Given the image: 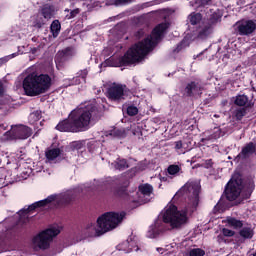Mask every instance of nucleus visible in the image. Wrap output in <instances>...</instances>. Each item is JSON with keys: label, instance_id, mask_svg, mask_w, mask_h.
<instances>
[{"label": "nucleus", "instance_id": "nucleus-1", "mask_svg": "<svg viewBox=\"0 0 256 256\" xmlns=\"http://www.w3.org/2000/svg\"><path fill=\"white\" fill-rule=\"evenodd\" d=\"M103 117V109L90 104L85 108L73 110L68 118L60 121L55 129L60 133H83L91 129V125H95L101 121Z\"/></svg>", "mask_w": 256, "mask_h": 256}, {"label": "nucleus", "instance_id": "nucleus-2", "mask_svg": "<svg viewBox=\"0 0 256 256\" xmlns=\"http://www.w3.org/2000/svg\"><path fill=\"white\" fill-rule=\"evenodd\" d=\"M169 29V23H160L153 30L151 36H148L141 42L136 43L129 48L126 53L118 60V67H131L135 63L143 60V57L155 47L157 41H161V37L165 31Z\"/></svg>", "mask_w": 256, "mask_h": 256}, {"label": "nucleus", "instance_id": "nucleus-3", "mask_svg": "<svg viewBox=\"0 0 256 256\" xmlns=\"http://www.w3.org/2000/svg\"><path fill=\"white\" fill-rule=\"evenodd\" d=\"M189 223L187 211H180L175 204L169 203L162 212V219L157 218L152 225L149 226L146 233L148 239H157L167 231V225L171 229H183L185 224Z\"/></svg>", "mask_w": 256, "mask_h": 256}, {"label": "nucleus", "instance_id": "nucleus-4", "mask_svg": "<svg viewBox=\"0 0 256 256\" xmlns=\"http://www.w3.org/2000/svg\"><path fill=\"white\" fill-rule=\"evenodd\" d=\"M51 85H53V80L49 74H37L35 72L28 74L22 82L27 97L45 95L51 89Z\"/></svg>", "mask_w": 256, "mask_h": 256}, {"label": "nucleus", "instance_id": "nucleus-5", "mask_svg": "<svg viewBox=\"0 0 256 256\" xmlns=\"http://www.w3.org/2000/svg\"><path fill=\"white\" fill-rule=\"evenodd\" d=\"M125 212H105L97 219L98 230L97 235H104L107 231H111L125 219Z\"/></svg>", "mask_w": 256, "mask_h": 256}, {"label": "nucleus", "instance_id": "nucleus-6", "mask_svg": "<svg viewBox=\"0 0 256 256\" xmlns=\"http://www.w3.org/2000/svg\"><path fill=\"white\" fill-rule=\"evenodd\" d=\"M199 195H201V184L197 181H188L176 192L175 197L188 198V205L192 209L199 207Z\"/></svg>", "mask_w": 256, "mask_h": 256}, {"label": "nucleus", "instance_id": "nucleus-7", "mask_svg": "<svg viewBox=\"0 0 256 256\" xmlns=\"http://www.w3.org/2000/svg\"><path fill=\"white\" fill-rule=\"evenodd\" d=\"M241 189H243V178L232 177L225 185L223 196L227 201H237L241 197Z\"/></svg>", "mask_w": 256, "mask_h": 256}, {"label": "nucleus", "instance_id": "nucleus-8", "mask_svg": "<svg viewBox=\"0 0 256 256\" xmlns=\"http://www.w3.org/2000/svg\"><path fill=\"white\" fill-rule=\"evenodd\" d=\"M59 233H61V231L57 228H48L33 238V244L45 251V249H49L51 241H53V238L57 237Z\"/></svg>", "mask_w": 256, "mask_h": 256}, {"label": "nucleus", "instance_id": "nucleus-9", "mask_svg": "<svg viewBox=\"0 0 256 256\" xmlns=\"http://www.w3.org/2000/svg\"><path fill=\"white\" fill-rule=\"evenodd\" d=\"M127 85L113 83L107 88L106 97L109 101H114L115 103H123L125 101L127 94H125V89Z\"/></svg>", "mask_w": 256, "mask_h": 256}, {"label": "nucleus", "instance_id": "nucleus-10", "mask_svg": "<svg viewBox=\"0 0 256 256\" xmlns=\"http://www.w3.org/2000/svg\"><path fill=\"white\" fill-rule=\"evenodd\" d=\"M33 135V130L29 126L18 125L14 126L11 131L5 133L6 139L8 141H15L17 139H29Z\"/></svg>", "mask_w": 256, "mask_h": 256}, {"label": "nucleus", "instance_id": "nucleus-11", "mask_svg": "<svg viewBox=\"0 0 256 256\" xmlns=\"http://www.w3.org/2000/svg\"><path fill=\"white\" fill-rule=\"evenodd\" d=\"M238 35L249 37L256 31V23L253 20H240L234 25Z\"/></svg>", "mask_w": 256, "mask_h": 256}, {"label": "nucleus", "instance_id": "nucleus-12", "mask_svg": "<svg viewBox=\"0 0 256 256\" xmlns=\"http://www.w3.org/2000/svg\"><path fill=\"white\" fill-rule=\"evenodd\" d=\"M255 154V142H248L242 147L240 153H238V155L234 158V161H236V163H239V161H247V159H251V157H253Z\"/></svg>", "mask_w": 256, "mask_h": 256}, {"label": "nucleus", "instance_id": "nucleus-13", "mask_svg": "<svg viewBox=\"0 0 256 256\" xmlns=\"http://www.w3.org/2000/svg\"><path fill=\"white\" fill-rule=\"evenodd\" d=\"M56 200H57V194H52V195H49L44 200L34 202L27 208H24L22 211L27 215L31 213V211H35V209H41V207H47V205H51V203H53V201H56Z\"/></svg>", "mask_w": 256, "mask_h": 256}, {"label": "nucleus", "instance_id": "nucleus-14", "mask_svg": "<svg viewBox=\"0 0 256 256\" xmlns=\"http://www.w3.org/2000/svg\"><path fill=\"white\" fill-rule=\"evenodd\" d=\"M71 57H73V52L71 51L70 47H67L66 49L59 51L56 54L54 61L56 65H59V67H63V65H65V63H67V61H69Z\"/></svg>", "mask_w": 256, "mask_h": 256}, {"label": "nucleus", "instance_id": "nucleus-15", "mask_svg": "<svg viewBox=\"0 0 256 256\" xmlns=\"http://www.w3.org/2000/svg\"><path fill=\"white\" fill-rule=\"evenodd\" d=\"M253 191H255V182L252 180H248L243 182L242 179V189L240 196L244 201H247V199H251V195H253Z\"/></svg>", "mask_w": 256, "mask_h": 256}, {"label": "nucleus", "instance_id": "nucleus-16", "mask_svg": "<svg viewBox=\"0 0 256 256\" xmlns=\"http://www.w3.org/2000/svg\"><path fill=\"white\" fill-rule=\"evenodd\" d=\"M112 195L118 199H129V186L118 184L112 188Z\"/></svg>", "mask_w": 256, "mask_h": 256}, {"label": "nucleus", "instance_id": "nucleus-17", "mask_svg": "<svg viewBox=\"0 0 256 256\" xmlns=\"http://www.w3.org/2000/svg\"><path fill=\"white\" fill-rule=\"evenodd\" d=\"M238 235L245 240L252 239L255 237V230L253 229V225L246 224L245 226H242L238 232Z\"/></svg>", "mask_w": 256, "mask_h": 256}, {"label": "nucleus", "instance_id": "nucleus-18", "mask_svg": "<svg viewBox=\"0 0 256 256\" xmlns=\"http://www.w3.org/2000/svg\"><path fill=\"white\" fill-rule=\"evenodd\" d=\"M201 81L196 80V81H191L188 83L184 89L186 97H193V91H201Z\"/></svg>", "mask_w": 256, "mask_h": 256}, {"label": "nucleus", "instance_id": "nucleus-19", "mask_svg": "<svg viewBox=\"0 0 256 256\" xmlns=\"http://www.w3.org/2000/svg\"><path fill=\"white\" fill-rule=\"evenodd\" d=\"M40 15L49 21V19H53V15H55V7L53 5L46 4L40 10Z\"/></svg>", "mask_w": 256, "mask_h": 256}, {"label": "nucleus", "instance_id": "nucleus-20", "mask_svg": "<svg viewBox=\"0 0 256 256\" xmlns=\"http://www.w3.org/2000/svg\"><path fill=\"white\" fill-rule=\"evenodd\" d=\"M251 108H253V103L251 102H249L245 107L237 108L233 113L236 121H242L243 117L247 115V109H251Z\"/></svg>", "mask_w": 256, "mask_h": 256}, {"label": "nucleus", "instance_id": "nucleus-21", "mask_svg": "<svg viewBox=\"0 0 256 256\" xmlns=\"http://www.w3.org/2000/svg\"><path fill=\"white\" fill-rule=\"evenodd\" d=\"M213 33V24L207 23L205 24L202 29L198 32V39H207L209 35Z\"/></svg>", "mask_w": 256, "mask_h": 256}, {"label": "nucleus", "instance_id": "nucleus-22", "mask_svg": "<svg viewBox=\"0 0 256 256\" xmlns=\"http://www.w3.org/2000/svg\"><path fill=\"white\" fill-rule=\"evenodd\" d=\"M138 191L143 197H151V195H153V186L149 183L140 184L138 186Z\"/></svg>", "mask_w": 256, "mask_h": 256}, {"label": "nucleus", "instance_id": "nucleus-23", "mask_svg": "<svg viewBox=\"0 0 256 256\" xmlns=\"http://www.w3.org/2000/svg\"><path fill=\"white\" fill-rule=\"evenodd\" d=\"M59 155H61L60 148H52L45 151V157L47 161H55Z\"/></svg>", "mask_w": 256, "mask_h": 256}, {"label": "nucleus", "instance_id": "nucleus-24", "mask_svg": "<svg viewBox=\"0 0 256 256\" xmlns=\"http://www.w3.org/2000/svg\"><path fill=\"white\" fill-rule=\"evenodd\" d=\"M50 33H52V37L57 39L59 37V33H61V22L59 20H53L50 25Z\"/></svg>", "mask_w": 256, "mask_h": 256}, {"label": "nucleus", "instance_id": "nucleus-25", "mask_svg": "<svg viewBox=\"0 0 256 256\" xmlns=\"http://www.w3.org/2000/svg\"><path fill=\"white\" fill-rule=\"evenodd\" d=\"M114 168L118 171H125V169H129V163L127 162V159L118 158L114 162Z\"/></svg>", "mask_w": 256, "mask_h": 256}, {"label": "nucleus", "instance_id": "nucleus-26", "mask_svg": "<svg viewBox=\"0 0 256 256\" xmlns=\"http://www.w3.org/2000/svg\"><path fill=\"white\" fill-rule=\"evenodd\" d=\"M47 19H45V17H43L41 14H38L36 16V18L33 21V27H35L36 29H41L42 27H44V25H47Z\"/></svg>", "mask_w": 256, "mask_h": 256}, {"label": "nucleus", "instance_id": "nucleus-27", "mask_svg": "<svg viewBox=\"0 0 256 256\" xmlns=\"http://www.w3.org/2000/svg\"><path fill=\"white\" fill-rule=\"evenodd\" d=\"M174 149H176V151H180V149H183L184 153L185 151H191V141H188V142H183L181 140L176 141Z\"/></svg>", "mask_w": 256, "mask_h": 256}, {"label": "nucleus", "instance_id": "nucleus-28", "mask_svg": "<svg viewBox=\"0 0 256 256\" xmlns=\"http://www.w3.org/2000/svg\"><path fill=\"white\" fill-rule=\"evenodd\" d=\"M234 103L238 107H247V105H249V97H247V95H238L236 96Z\"/></svg>", "mask_w": 256, "mask_h": 256}, {"label": "nucleus", "instance_id": "nucleus-29", "mask_svg": "<svg viewBox=\"0 0 256 256\" xmlns=\"http://www.w3.org/2000/svg\"><path fill=\"white\" fill-rule=\"evenodd\" d=\"M116 249L118 251H124V253H131V251H133L131 244H129V240H125V241L121 242L120 244H118L116 246Z\"/></svg>", "mask_w": 256, "mask_h": 256}, {"label": "nucleus", "instance_id": "nucleus-30", "mask_svg": "<svg viewBox=\"0 0 256 256\" xmlns=\"http://www.w3.org/2000/svg\"><path fill=\"white\" fill-rule=\"evenodd\" d=\"M228 225L234 229H241L243 227V220H238L237 218L231 217L227 219Z\"/></svg>", "mask_w": 256, "mask_h": 256}, {"label": "nucleus", "instance_id": "nucleus-31", "mask_svg": "<svg viewBox=\"0 0 256 256\" xmlns=\"http://www.w3.org/2000/svg\"><path fill=\"white\" fill-rule=\"evenodd\" d=\"M168 175H172L173 177H177L179 173H181V167L177 164H171L167 168Z\"/></svg>", "mask_w": 256, "mask_h": 256}, {"label": "nucleus", "instance_id": "nucleus-32", "mask_svg": "<svg viewBox=\"0 0 256 256\" xmlns=\"http://www.w3.org/2000/svg\"><path fill=\"white\" fill-rule=\"evenodd\" d=\"M190 23L192 25H198V23H201V19H203V15L201 13H191L188 17Z\"/></svg>", "mask_w": 256, "mask_h": 256}, {"label": "nucleus", "instance_id": "nucleus-33", "mask_svg": "<svg viewBox=\"0 0 256 256\" xmlns=\"http://www.w3.org/2000/svg\"><path fill=\"white\" fill-rule=\"evenodd\" d=\"M70 147L73 151H80V149L85 147V140L74 141L71 143Z\"/></svg>", "mask_w": 256, "mask_h": 256}, {"label": "nucleus", "instance_id": "nucleus-34", "mask_svg": "<svg viewBox=\"0 0 256 256\" xmlns=\"http://www.w3.org/2000/svg\"><path fill=\"white\" fill-rule=\"evenodd\" d=\"M186 43H187V41H185V39H183L182 41H180V42L177 44L176 48H174V49L172 50V53H173L174 55H177V53H181V51H183V49H185V48L187 47V45H185Z\"/></svg>", "mask_w": 256, "mask_h": 256}, {"label": "nucleus", "instance_id": "nucleus-35", "mask_svg": "<svg viewBox=\"0 0 256 256\" xmlns=\"http://www.w3.org/2000/svg\"><path fill=\"white\" fill-rule=\"evenodd\" d=\"M138 113H139V108H137V106L130 105L127 107V115H129V117H135V115H137Z\"/></svg>", "mask_w": 256, "mask_h": 256}, {"label": "nucleus", "instance_id": "nucleus-36", "mask_svg": "<svg viewBox=\"0 0 256 256\" xmlns=\"http://www.w3.org/2000/svg\"><path fill=\"white\" fill-rule=\"evenodd\" d=\"M205 250L201 248H193L189 251V256H204Z\"/></svg>", "mask_w": 256, "mask_h": 256}, {"label": "nucleus", "instance_id": "nucleus-37", "mask_svg": "<svg viewBox=\"0 0 256 256\" xmlns=\"http://www.w3.org/2000/svg\"><path fill=\"white\" fill-rule=\"evenodd\" d=\"M76 75L80 77L82 82L87 83V75H89V70L87 69L80 70L79 72H77Z\"/></svg>", "mask_w": 256, "mask_h": 256}, {"label": "nucleus", "instance_id": "nucleus-38", "mask_svg": "<svg viewBox=\"0 0 256 256\" xmlns=\"http://www.w3.org/2000/svg\"><path fill=\"white\" fill-rule=\"evenodd\" d=\"M13 57H17V53H13L11 55L0 58V67H3V65H5V63H8V61L10 59H13Z\"/></svg>", "mask_w": 256, "mask_h": 256}, {"label": "nucleus", "instance_id": "nucleus-39", "mask_svg": "<svg viewBox=\"0 0 256 256\" xmlns=\"http://www.w3.org/2000/svg\"><path fill=\"white\" fill-rule=\"evenodd\" d=\"M79 13H81V9L79 8L71 10L70 13L66 15V19H75V17L78 16Z\"/></svg>", "mask_w": 256, "mask_h": 256}, {"label": "nucleus", "instance_id": "nucleus-40", "mask_svg": "<svg viewBox=\"0 0 256 256\" xmlns=\"http://www.w3.org/2000/svg\"><path fill=\"white\" fill-rule=\"evenodd\" d=\"M109 135L111 137H123V131L117 128L110 130Z\"/></svg>", "mask_w": 256, "mask_h": 256}, {"label": "nucleus", "instance_id": "nucleus-41", "mask_svg": "<svg viewBox=\"0 0 256 256\" xmlns=\"http://www.w3.org/2000/svg\"><path fill=\"white\" fill-rule=\"evenodd\" d=\"M222 235H224V237H235V231L230 230L229 228H223Z\"/></svg>", "mask_w": 256, "mask_h": 256}, {"label": "nucleus", "instance_id": "nucleus-42", "mask_svg": "<svg viewBox=\"0 0 256 256\" xmlns=\"http://www.w3.org/2000/svg\"><path fill=\"white\" fill-rule=\"evenodd\" d=\"M205 169H212L213 167V159L205 160V162L202 164Z\"/></svg>", "mask_w": 256, "mask_h": 256}, {"label": "nucleus", "instance_id": "nucleus-43", "mask_svg": "<svg viewBox=\"0 0 256 256\" xmlns=\"http://www.w3.org/2000/svg\"><path fill=\"white\" fill-rule=\"evenodd\" d=\"M81 83H83V80L76 74V77L73 78V84L81 85Z\"/></svg>", "mask_w": 256, "mask_h": 256}, {"label": "nucleus", "instance_id": "nucleus-44", "mask_svg": "<svg viewBox=\"0 0 256 256\" xmlns=\"http://www.w3.org/2000/svg\"><path fill=\"white\" fill-rule=\"evenodd\" d=\"M129 245L133 249V251H139V246H136L135 241L133 240L129 241Z\"/></svg>", "mask_w": 256, "mask_h": 256}, {"label": "nucleus", "instance_id": "nucleus-45", "mask_svg": "<svg viewBox=\"0 0 256 256\" xmlns=\"http://www.w3.org/2000/svg\"><path fill=\"white\" fill-rule=\"evenodd\" d=\"M62 201H63V203H65L66 205H69V203H71V196L65 195V196L62 198Z\"/></svg>", "mask_w": 256, "mask_h": 256}, {"label": "nucleus", "instance_id": "nucleus-46", "mask_svg": "<svg viewBox=\"0 0 256 256\" xmlns=\"http://www.w3.org/2000/svg\"><path fill=\"white\" fill-rule=\"evenodd\" d=\"M93 145H95L93 142H89V143L87 144L88 151H89L90 153H93Z\"/></svg>", "mask_w": 256, "mask_h": 256}, {"label": "nucleus", "instance_id": "nucleus-47", "mask_svg": "<svg viewBox=\"0 0 256 256\" xmlns=\"http://www.w3.org/2000/svg\"><path fill=\"white\" fill-rule=\"evenodd\" d=\"M127 3V0H115V5H125Z\"/></svg>", "mask_w": 256, "mask_h": 256}, {"label": "nucleus", "instance_id": "nucleus-48", "mask_svg": "<svg viewBox=\"0 0 256 256\" xmlns=\"http://www.w3.org/2000/svg\"><path fill=\"white\" fill-rule=\"evenodd\" d=\"M215 211H221V202H218L214 207Z\"/></svg>", "mask_w": 256, "mask_h": 256}, {"label": "nucleus", "instance_id": "nucleus-49", "mask_svg": "<svg viewBox=\"0 0 256 256\" xmlns=\"http://www.w3.org/2000/svg\"><path fill=\"white\" fill-rule=\"evenodd\" d=\"M141 35H143V30H138L136 32V37H141Z\"/></svg>", "mask_w": 256, "mask_h": 256}, {"label": "nucleus", "instance_id": "nucleus-50", "mask_svg": "<svg viewBox=\"0 0 256 256\" xmlns=\"http://www.w3.org/2000/svg\"><path fill=\"white\" fill-rule=\"evenodd\" d=\"M4 89H3V84L0 83V96L3 95Z\"/></svg>", "mask_w": 256, "mask_h": 256}, {"label": "nucleus", "instance_id": "nucleus-51", "mask_svg": "<svg viewBox=\"0 0 256 256\" xmlns=\"http://www.w3.org/2000/svg\"><path fill=\"white\" fill-rule=\"evenodd\" d=\"M149 201H150L149 198L145 199V203H149Z\"/></svg>", "mask_w": 256, "mask_h": 256}, {"label": "nucleus", "instance_id": "nucleus-52", "mask_svg": "<svg viewBox=\"0 0 256 256\" xmlns=\"http://www.w3.org/2000/svg\"><path fill=\"white\" fill-rule=\"evenodd\" d=\"M252 256H256V252L252 254Z\"/></svg>", "mask_w": 256, "mask_h": 256}, {"label": "nucleus", "instance_id": "nucleus-53", "mask_svg": "<svg viewBox=\"0 0 256 256\" xmlns=\"http://www.w3.org/2000/svg\"><path fill=\"white\" fill-rule=\"evenodd\" d=\"M34 51H37V48H34Z\"/></svg>", "mask_w": 256, "mask_h": 256}, {"label": "nucleus", "instance_id": "nucleus-54", "mask_svg": "<svg viewBox=\"0 0 256 256\" xmlns=\"http://www.w3.org/2000/svg\"><path fill=\"white\" fill-rule=\"evenodd\" d=\"M65 11H69V9H66Z\"/></svg>", "mask_w": 256, "mask_h": 256}, {"label": "nucleus", "instance_id": "nucleus-55", "mask_svg": "<svg viewBox=\"0 0 256 256\" xmlns=\"http://www.w3.org/2000/svg\"><path fill=\"white\" fill-rule=\"evenodd\" d=\"M0 181H3V179H0Z\"/></svg>", "mask_w": 256, "mask_h": 256}, {"label": "nucleus", "instance_id": "nucleus-56", "mask_svg": "<svg viewBox=\"0 0 256 256\" xmlns=\"http://www.w3.org/2000/svg\"><path fill=\"white\" fill-rule=\"evenodd\" d=\"M3 186H0V189L2 188Z\"/></svg>", "mask_w": 256, "mask_h": 256}]
</instances>
